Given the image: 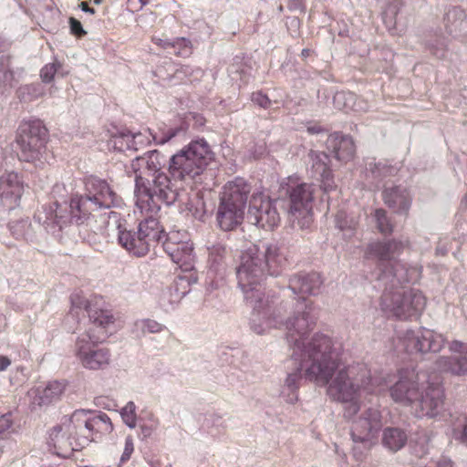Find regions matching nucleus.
<instances>
[{"instance_id": "49530a36", "label": "nucleus", "mask_w": 467, "mask_h": 467, "mask_svg": "<svg viewBox=\"0 0 467 467\" xmlns=\"http://www.w3.org/2000/svg\"><path fill=\"white\" fill-rule=\"evenodd\" d=\"M317 179L320 180V182H321L320 187L324 191V192L327 193V192H330L336 190L337 185L335 183V181H334V178H333V175H332V172L330 170L327 171V172H325L324 174H322L321 176L317 177Z\"/></svg>"}, {"instance_id": "0e129e2a", "label": "nucleus", "mask_w": 467, "mask_h": 467, "mask_svg": "<svg viewBox=\"0 0 467 467\" xmlns=\"http://www.w3.org/2000/svg\"><path fill=\"white\" fill-rule=\"evenodd\" d=\"M129 1H130V3H133V1H134V0H129ZM138 1H139V3H140V6H139V8H142V7L147 4V2H146V1H144V0H138Z\"/></svg>"}, {"instance_id": "c03bdc74", "label": "nucleus", "mask_w": 467, "mask_h": 467, "mask_svg": "<svg viewBox=\"0 0 467 467\" xmlns=\"http://www.w3.org/2000/svg\"><path fill=\"white\" fill-rule=\"evenodd\" d=\"M120 416L124 423L130 429L136 427V405L129 401L120 410Z\"/></svg>"}, {"instance_id": "cd10ccee", "label": "nucleus", "mask_w": 467, "mask_h": 467, "mask_svg": "<svg viewBox=\"0 0 467 467\" xmlns=\"http://www.w3.org/2000/svg\"><path fill=\"white\" fill-rule=\"evenodd\" d=\"M168 67H169L168 70L171 71L172 74H170V73L164 74L163 70L161 67H159L156 71V76L160 79H161L163 81H168L174 85L186 82L187 80L192 81L193 79H192V76L193 74H196V75L202 74V71L200 68L193 69L192 67H190L188 65H182L179 67H175L174 65L170 63L168 65Z\"/></svg>"}, {"instance_id": "f704fd0d", "label": "nucleus", "mask_w": 467, "mask_h": 467, "mask_svg": "<svg viewBox=\"0 0 467 467\" xmlns=\"http://www.w3.org/2000/svg\"><path fill=\"white\" fill-rule=\"evenodd\" d=\"M9 229L16 239L31 240L34 237L35 229L28 218L11 222Z\"/></svg>"}, {"instance_id": "72a5a7b5", "label": "nucleus", "mask_w": 467, "mask_h": 467, "mask_svg": "<svg viewBox=\"0 0 467 467\" xmlns=\"http://www.w3.org/2000/svg\"><path fill=\"white\" fill-rule=\"evenodd\" d=\"M312 176L317 178L329 171V156L323 151L310 150L307 155Z\"/></svg>"}, {"instance_id": "a19ab883", "label": "nucleus", "mask_w": 467, "mask_h": 467, "mask_svg": "<svg viewBox=\"0 0 467 467\" xmlns=\"http://www.w3.org/2000/svg\"><path fill=\"white\" fill-rule=\"evenodd\" d=\"M180 131L181 130L178 128H170L163 124L151 136L156 144L163 145L177 136Z\"/></svg>"}, {"instance_id": "6e6d98bb", "label": "nucleus", "mask_w": 467, "mask_h": 467, "mask_svg": "<svg viewBox=\"0 0 467 467\" xmlns=\"http://www.w3.org/2000/svg\"><path fill=\"white\" fill-rule=\"evenodd\" d=\"M12 425L11 414L6 413L0 416V434L6 431Z\"/></svg>"}, {"instance_id": "4be33fe9", "label": "nucleus", "mask_w": 467, "mask_h": 467, "mask_svg": "<svg viewBox=\"0 0 467 467\" xmlns=\"http://www.w3.org/2000/svg\"><path fill=\"white\" fill-rule=\"evenodd\" d=\"M136 209L141 214L146 216V218L140 223L138 228L143 240L148 243L149 252L151 245L160 242H164L168 236H166L162 227L160 226L159 221L154 217V215L157 214L159 211H142L137 206Z\"/></svg>"}, {"instance_id": "20e7f679", "label": "nucleus", "mask_w": 467, "mask_h": 467, "mask_svg": "<svg viewBox=\"0 0 467 467\" xmlns=\"http://www.w3.org/2000/svg\"><path fill=\"white\" fill-rule=\"evenodd\" d=\"M166 159L153 150L136 157L131 161L135 173L136 206L142 211H160L161 204L171 205L180 201L181 188L172 183L162 171Z\"/></svg>"}, {"instance_id": "603ef678", "label": "nucleus", "mask_w": 467, "mask_h": 467, "mask_svg": "<svg viewBox=\"0 0 467 467\" xmlns=\"http://www.w3.org/2000/svg\"><path fill=\"white\" fill-rule=\"evenodd\" d=\"M157 427L158 421L155 419H151L149 423H143L140 425V434L144 439L149 438Z\"/></svg>"}, {"instance_id": "dca6fc26", "label": "nucleus", "mask_w": 467, "mask_h": 467, "mask_svg": "<svg viewBox=\"0 0 467 467\" xmlns=\"http://www.w3.org/2000/svg\"><path fill=\"white\" fill-rule=\"evenodd\" d=\"M441 334L427 328L407 330L400 337V347L409 354L439 352L444 345Z\"/></svg>"}, {"instance_id": "2eb2a0df", "label": "nucleus", "mask_w": 467, "mask_h": 467, "mask_svg": "<svg viewBox=\"0 0 467 467\" xmlns=\"http://www.w3.org/2000/svg\"><path fill=\"white\" fill-rule=\"evenodd\" d=\"M272 201L262 192L251 195L248 216L251 223L265 230H273L280 223V215Z\"/></svg>"}, {"instance_id": "39448f33", "label": "nucleus", "mask_w": 467, "mask_h": 467, "mask_svg": "<svg viewBox=\"0 0 467 467\" xmlns=\"http://www.w3.org/2000/svg\"><path fill=\"white\" fill-rule=\"evenodd\" d=\"M72 307L70 315L78 317L80 313L87 312L89 323L87 329L79 333L76 338L73 353L78 362L86 369H104L110 363L109 350L99 348L109 334L114 324L113 316L108 311L93 310L88 302L79 295L71 296Z\"/></svg>"}, {"instance_id": "393cba45", "label": "nucleus", "mask_w": 467, "mask_h": 467, "mask_svg": "<svg viewBox=\"0 0 467 467\" xmlns=\"http://www.w3.org/2000/svg\"><path fill=\"white\" fill-rule=\"evenodd\" d=\"M184 283H188L184 277H178L174 283L164 289H162L158 296L159 306L166 312L173 310L181 302L182 297L189 292L183 286Z\"/></svg>"}, {"instance_id": "473e14b6", "label": "nucleus", "mask_w": 467, "mask_h": 467, "mask_svg": "<svg viewBox=\"0 0 467 467\" xmlns=\"http://www.w3.org/2000/svg\"><path fill=\"white\" fill-rule=\"evenodd\" d=\"M334 105L338 109L346 110L353 109L355 111H365L368 105H360L361 101L358 100L353 93L337 92L334 96Z\"/></svg>"}, {"instance_id": "680f3d73", "label": "nucleus", "mask_w": 467, "mask_h": 467, "mask_svg": "<svg viewBox=\"0 0 467 467\" xmlns=\"http://www.w3.org/2000/svg\"><path fill=\"white\" fill-rule=\"evenodd\" d=\"M79 7L84 12L90 13V14H94L95 13L94 8L89 7L88 5L86 2H81L79 4Z\"/></svg>"}, {"instance_id": "052dcab7", "label": "nucleus", "mask_w": 467, "mask_h": 467, "mask_svg": "<svg viewBox=\"0 0 467 467\" xmlns=\"http://www.w3.org/2000/svg\"><path fill=\"white\" fill-rule=\"evenodd\" d=\"M307 131L310 134H318V133L324 131V130L320 126L315 125V126H309L307 128Z\"/></svg>"}, {"instance_id": "13d9d810", "label": "nucleus", "mask_w": 467, "mask_h": 467, "mask_svg": "<svg viewBox=\"0 0 467 467\" xmlns=\"http://www.w3.org/2000/svg\"><path fill=\"white\" fill-rule=\"evenodd\" d=\"M7 169V161L5 155V150L2 146H0V175L5 172V170Z\"/></svg>"}, {"instance_id": "2f4dec72", "label": "nucleus", "mask_w": 467, "mask_h": 467, "mask_svg": "<svg viewBox=\"0 0 467 467\" xmlns=\"http://www.w3.org/2000/svg\"><path fill=\"white\" fill-rule=\"evenodd\" d=\"M399 170L400 166L397 163L391 165L388 161H376L374 159H369L366 162L367 176L370 174L374 179L396 175Z\"/></svg>"}, {"instance_id": "9b49d317", "label": "nucleus", "mask_w": 467, "mask_h": 467, "mask_svg": "<svg viewBox=\"0 0 467 467\" xmlns=\"http://www.w3.org/2000/svg\"><path fill=\"white\" fill-rule=\"evenodd\" d=\"M386 288L381 296V308L384 312L400 319L417 317L424 309L426 299L422 293L416 289L395 287Z\"/></svg>"}, {"instance_id": "c756f323", "label": "nucleus", "mask_w": 467, "mask_h": 467, "mask_svg": "<svg viewBox=\"0 0 467 467\" xmlns=\"http://www.w3.org/2000/svg\"><path fill=\"white\" fill-rule=\"evenodd\" d=\"M406 431L398 427H388L382 432V445L389 451L396 452L401 450L407 443Z\"/></svg>"}, {"instance_id": "4d7b16f0", "label": "nucleus", "mask_w": 467, "mask_h": 467, "mask_svg": "<svg viewBox=\"0 0 467 467\" xmlns=\"http://www.w3.org/2000/svg\"><path fill=\"white\" fill-rule=\"evenodd\" d=\"M152 42L156 46H158L163 49H171L172 40L169 39L167 37L153 36Z\"/></svg>"}, {"instance_id": "b1692460", "label": "nucleus", "mask_w": 467, "mask_h": 467, "mask_svg": "<svg viewBox=\"0 0 467 467\" xmlns=\"http://www.w3.org/2000/svg\"><path fill=\"white\" fill-rule=\"evenodd\" d=\"M118 242L130 254L140 257L148 254V243L143 240L140 232L128 231L121 224L117 226Z\"/></svg>"}, {"instance_id": "4468645a", "label": "nucleus", "mask_w": 467, "mask_h": 467, "mask_svg": "<svg viewBox=\"0 0 467 467\" xmlns=\"http://www.w3.org/2000/svg\"><path fill=\"white\" fill-rule=\"evenodd\" d=\"M381 412L377 408H368L364 410L360 416L353 420L351 425V437L355 443L353 448L354 456L360 457L359 445L365 450H368L372 439L382 428Z\"/></svg>"}, {"instance_id": "f257e3e1", "label": "nucleus", "mask_w": 467, "mask_h": 467, "mask_svg": "<svg viewBox=\"0 0 467 467\" xmlns=\"http://www.w3.org/2000/svg\"><path fill=\"white\" fill-rule=\"evenodd\" d=\"M301 360L306 379L319 386H327V396L344 405V416L353 419L360 410L362 398L385 390L387 377L372 378L362 363L345 367L338 365V352L331 337L315 334L306 348L294 356Z\"/></svg>"}, {"instance_id": "de8ad7c7", "label": "nucleus", "mask_w": 467, "mask_h": 467, "mask_svg": "<svg viewBox=\"0 0 467 467\" xmlns=\"http://www.w3.org/2000/svg\"><path fill=\"white\" fill-rule=\"evenodd\" d=\"M453 435L455 440L467 446V417H464L459 425L454 428Z\"/></svg>"}, {"instance_id": "e2e57ef3", "label": "nucleus", "mask_w": 467, "mask_h": 467, "mask_svg": "<svg viewBox=\"0 0 467 467\" xmlns=\"http://www.w3.org/2000/svg\"><path fill=\"white\" fill-rule=\"evenodd\" d=\"M309 52H310L309 49L305 48V49L302 50L301 55H302L303 57H308Z\"/></svg>"}, {"instance_id": "c85d7f7f", "label": "nucleus", "mask_w": 467, "mask_h": 467, "mask_svg": "<svg viewBox=\"0 0 467 467\" xmlns=\"http://www.w3.org/2000/svg\"><path fill=\"white\" fill-rule=\"evenodd\" d=\"M65 389V385L59 381H51L45 388L31 389L29 395L33 398V403L38 406L47 405L57 400Z\"/></svg>"}, {"instance_id": "ea45409f", "label": "nucleus", "mask_w": 467, "mask_h": 467, "mask_svg": "<svg viewBox=\"0 0 467 467\" xmlns=\"http://www.w3.org/2000/svg\"><path fill=\"white\" fill-rule=\"evenodd\" d=\"M378 230L384 235L391 234L393 224L383 209H376L373 214Z\"/></svg>"}, {"instance_id": "58836bf2", "label": "nucleus", "mask_w": 467, "mask_h": 467, "mask_svg": "<svg viewBox=\"0 0 467 467\" xmlns=\"http://www.w3.org/2000/svg\"><path fill=\"white\" fill-rule=\"evenodd\" d=\"M134 328L137 333L142 336L147 334H156L162 332L166 327L164 325L150 318L139 319L134 323Z\"/></svg>"}, {"instance_id": "e433bc0d", "label": "nucleus", "mask_w": 467, "mask_h": 467, "mask_svg": "<svg viewBox=\"0 0 467 467\" xmlns=\"http://www.w3.org/2000/svg\"><path fill=\"white\" fill-rule=\"evenodd\" d=\"M335 223L337 228L342 232L346 240H351L355 236L358 221L354 218H348L345 213L339 212L336 215Z\"/></svg>"}, {"instance_id": "7ed1b4c3", "label": "nucleus", "mask_w": 467, "mask_h": 467, "mask_svg": "<svg viewBox=\"0 0 467 467\" xmlns=\"http://www.w3.org/2000/svg\"><path fill=\"white\" fill-rule=\"evenodd\" d=\"M122 205V198L106 180L89 175L84 179V193L75 194L71 198L69 212L55 202L38 210L34 220L38 227L43 226L47 232L55 234L69 223H87L95 212L101 209L119 208Z\"/></svg>"}, {"instance_id": "a211bd4d", "label": "nucleus", "mask_w": 467, "mask_h": 467, "mask_svg": "<svg viewBox=\"0 0 467 467\" xmlns=\"http://www.w3.org/2000/svg\"><path fill=\"white\" fill-rule=\"evenodd\" d=\"M323 284L321 275L318 273L297 274L289 279V289L296 295H300L294 309L299 303H310L314 306L316 319L317 318V311L313 302L305 298V296L317 295Z\"/></svg>"}, {"instance_id": "a18cd8bd", "label": "nucleus", "mask_w": 467, "mask_h": 467, "mask_svg": "<svg viewBox=\"0 0 467 467\" xmlns=\"http://www.w3.org/2000/svg\"><path fill=\"white\" fill-rule=\"evenodd\" d=\"M60 66V63L57 61L45 65L40 71L42 81L46 83L51 82Z\"/></svg>"}, {"instance_id": "412c9836", "label": "nucleus", "mask_w": 467, "mask_h": 467, "mask_svg": "<svg viewBox=\"0 0 467 467\" xmlns=\"http://www.w3.org/2000/svg\"><path fill=\"white\" fill-rule=\"evenodd\" d=\"M252 187L244 179L236 177L225 183L221 201L245 210Z\"/></svg>"}, {"instance_id": "f8f14e48", "label": "nucleus", "mask_w": 467, "mask_h": 467, "mask_svg": "<svg viewBox=\"0 0 467 467\" xmlns=\"http://www.w3.org/2000/svg\"><path fill=\"white\" fill-rule=\"evenodd\" d=\"M403 248V243L394 239L386 242H373L368 245L366 256L377 259L380 266L385 268L379 276L380 280L389 281L392 285L395 282L401 285L409 281L403 265L397 261V257Z\"/></svg>"}, {"instance_id": "aec40b11", "label": "nucleus", "mask_w": 467, "mask_h": 467, "mask_svg": "<svg viewBox=\"0 0 467 467\" xmlns=\"http://www.w3.org/2000/svg\"><path fill=\"white\" fill-rule=\"evenodd\" d=\"M449 349L456 356L439 358L436 361L437 368L453 375L467 374V344L454 340L450 344Z\"/></svg>"}, {"instance_id": "6ab92c4d", "label": "nucleus", "mask_w": 467, "mask_h": 467, "mask_svg": "<svg viewBox=\"0 0 467 467\" xmlns=\"http://www.w3.org/2000/svg\"><path fill=\"white\" fill-rule=\"evenodd\" d=\"M163 249L182 271H191L194 265L192 244L188 241L177 242V235L170 234L163 242Z\"/></svg>"}, {"instance_id": "5fc2aeb1", "label": "nucleus", "mask_w": 467, "mask_h": 467, "mask_svg": "<svg viewBox=\"0 0 467 467\" xmlns=\"http://www.w3.org/2000/svg\"><path fill=\"white\" fill-rule=\"evenodd\" d=\"M465 17V13L462 9L459 7H452L446 14V19L451 22L456 18L463 19Z\"/></svg>"}, {"instance_id": "09e8293b", "label": "nucleus", "mask_w": 467, "mask_h": 467, "mask_svg": "<svg viewBox=\"0 0 467 467\" xmlns=\"http://www.w3.org/2000/svg\"><path fill=\"white\" fill-rule=\"evenodd\" d=\"M20 91L23 94H27L30 98L29 99H34L41 97L44 94L43 88L39 84H31L22 87Z\"/></svg>"}, {"instance_id": "0eeeda50", "label": "nucleus", "mask_w": 467, "mask_h": 467, "mask_svg": "<svg viewBox=\"0 0 467 467\" xmlns=\"http://www.w3.org/2000/svg\"><path fill=\"white\" fill-rule=\"evenodd\" d=\"M389 390L394 402L409 406L419 418H434L443 410L442 388L439 384L430 382L425 372H419L413 368L400 369L397 380Z\"/></svg>"}, {"instance_id": "bf43d9fd", "label": "nucleus", "mask_w": 467, "mask_h": 467, "mask_svg": "<svg viewBox=\"0 0 467 467\" xmlns=\"http://www.w3.org/2000/svg\"><path fill=\"white\" fill-rule=\"evenodd\" d=\"M11 364V360L6 356H0V371H5Z\"/></svg>"}, {"instance_id": "3c124183", "label": "nucleus", "mask_w": 467, "mask_h": 467, "mask_svg": "<svg viewBox=\"0 0 467 467\" xmlns=\"http://www.w3.org/2000/svg\"><path fill=\"white\" fill-rule=\"evenodd\" d=\"M252 101L263 109H267L271 105V100L262 92H254L251 97Z\"/></svg>"}, {"instance_id": "7c9ffc66", "label": "nucleus", "mask_w": 467, "mask_h": 467, "mask_svg": "<svg viewBox=\"0 0 467 467\" xmlns=\"http://www.w3.org/2000/svg\"><path fill=\"white\" fill-rule=\"evenodd\" d=\"M290 347L293 350V345ZM288 362L294 365L295 368L293 371L287 373L284 388L293 394L292 397H289L288 401L294 402V400H296V398L294 396V393L298 389L299 381L302 378L301 372H305V368L301 366V360L293 357V352L291 353V358L288 360Z\"/></svg>"}, {"instance_id": "f3484780", "label": "nucleus", "mask_w": 467, "mask_h": 467, "mask_svg": "<svg viewBox=\"0 0 467 467\" xmlns=\"http://www.w3.org/2000/svg\"><path fill=\"white\" fill-rule=\"evenodd\" d=\"M23 192V182L18 174L5 169L0 175V208L15 209L19 204Z\"/></svg>"}, {"instance_id": "9d476101", "label": "nucleus", "mask_w": 467, "mask_h": 467, "mask_svg": "<svg viewBox=\"0 0 467 467\" xmlns=\"http://www.w3.org/2000/svg\"><path fill=\"white\" fill-rule=\"evenodd\" d=\"M48 131L39 119L22 121L17 129L16 142L20 161L40 166L47 161Z\"/></svg>"}, {"instance_id": "f03ea898", "label": "nucleus", "mask_w": 467, "mask_h": 467, "mask_svg": "<svg viewBox=\"0 0 467 467\" xmlns=\"http://www.w3.org/2000/svg\"><path fill=\"white\" fill-rule=\"evenodd\" d=\"M246 305L252 308L249 327L257 335L268 334L272 329L284 327L286 340L293 345V357L302 350L311 339L309 332L316 325L314 306L310 303H299L286 318L284 317L285 305L278 302L274 294H260L252 298L244 297Z\"/></svg>"}, {"instance_id": "bb28decb", "label": "nucleus", "mask_w": 467, "mask_h": 467, "mask_svg": "<svg viewBox=\"0 0 467 467\" xmlns=\"http://www.w3.org/2000/svg\"><path fill=\"white\" fill-rule=\"evenodd\" d=\"M244 214V210L221 201L217 211V221L223 231L233 230L238 225Z\"/></svg>"}, {"instance_id": "69168bd1", "label": "nucleus", "mask_w": 467, "mask_h": 467, "mask_svg": "<svg viewBox=\"0 0 467 467\" xmlns=\"http://www.w3.org/2000/svg\"><path fill=\"white\" fill-rule=\"evenodd\" d=\"M15 1L17 3L19 8L24 9V5H23V3H22V0H15Z\"/></svg>"}, {"instance_id": "423d86ee", "label": "nucleus", "mask_w": 467, "mask_h": 467, "mask_svg": "<svg viewBox=\"0 0 467 467\" xmlns=\"http://www.w3.org/2000/svg\"><path fill=\"white\" fill-rule=\"evenodd\" d=\"M109 417L103 412L93 414L89 410H77L64 416L59 424L49 431L48 445L57 455L67 458L91 441H99L112 431Z\"/></svg>"}, {"instance_id": "4c0bfd02", "label": "nucleus", "mask_w": 467, "mask_h": 467, "mask_svg": "<svg viewBox=\"0 0 467 467\" xmlns=\"http://www.w3.org/2000/svg\"><path fill=\"white\" fill-rule=\"evenodd\" d=\"M140 134L121 133L120 135L114 136L110 140V145L119 151L125 150H137L135 140Z\"/></svg>"}, {"instance_id": "1a4fd4ad", "label": "nucleus", "mask_w": 467, "mask_h": 467, "mask_svg": "<svg viewBox=\"0 0 467 467\" xmlns=\"http://www.w3.org/2000/svg\"><path fill=\"white\" fill-rule=\"evenodd\" d=\"M213 159V152L207 141L198 139L191 141L168 161V171L172 183L190 184L195 182Z\"/></svg>"}, {"instance_id": "ddd939ff", "label": "nucleus", "mask_w": 467, "mask_h": 467, "mask_svg": "<svg viewBox=\"0 0 467 467\" xmlns=\"http://www.w3.org/2000/svg\"><path fill=\"white\" fill-rule=\"evenodd\" d=\"M316 187L314 184L292 182L287 184L289 200L288 220L293 227L307 229L313 223L312 205Z\"/></svg>"}, {"instance_id": "6e6552de", "label": "nucleus", "mask_w": 467, "mask_h": 467, "mask_svg": "<svg viewBox=\"0 0 467 467\" xmlns=\"http://www.w3.org/2000/svg\"><path fill=\"white\" fill-rule=\"evenodd\" d=\"M285 264V258L275 244H252L242 252L236 268L238 286L244 297L265 294L263 281L267 275H278Z\"/></svg>"}, {"instance_id": "5701e85b", "label": "nucleus", "mask_w": 467, "mask_h": 467, "mask_svg": "<svg viewBox=\"0 0 467 467\" xmlns=\"http://www.w3.org/2000/svg\"><path fill=\"white\" fill-rule=\"evenodd\" d=\"M385 204L400 214H407L411 205V196L407 188L393 186L386 188L382 192Z\"/></svg>"}, {"instance_id": "8fccbe9b", "label": "nucleus", "mask_w": 467, "mask_h": 467, "mask_svg": "<svg viewBox=\"0 0 467 467\" xmlns=\"http://www.w3.org/2000/svg\"><path fill=\"white\" fill-rule=\"evenodd\" d=\"M133 451H134L133 439L131 436H128L125 439L124 451L121 454L120 461H119L121 464L130 460Z\"/></svg>"}, {"instance_id": "864d4df0", "label": "nucleus", "mask_w": 467, "mask_h": 467, "mask_svg": "<svg viewBox=\"0 0 467 467\" xmlns=\"http://www.w3.org/2000/svg\"><path fill=\"white\" fill-rule=\"evenodd\" d=\"M69 25L71 33L78 37H81L87 34V32L83 29L81 23L74 18H69Z\"/></svg>"}, {"instance_id": "338daca9", "label": "nucleus", "mask_w": 467, "mask_h": 467, "mask_svg": "<svg viewBox=\"0 0 467 467\" xmlns=\"http://www.w3.org/2000/svg\"><path fill=\"white\" fill-rule=\"evenodd\" d=\"M100 1H101V0H94V3L98 5V4H99V3H100Z\"/></svg>"}, {"instance_id": "a878e982", "label": "nucleus", "mask_w": 467, "mask_h": 467, "mask_svg": "<svg viewBox=\"0 0 467 467\" xmlns=\"http://www.w3.org/2000/svg\"><path fill=\"white\" fill-rule=\"evenodd\" d=\"M327 143L338 161H348L354 157L356 147L351 137L334 133L329 136Z\"/></svg>"}, {"instance_id": "c9c22d12", "label": "nucleus", "mask_w": 467, "mask_h": 467, "mask_svg": "<svg viewBox=\"0 0 467 467\" xmlns=\"http://www.w3.org/2000/svg\"><path fill=\"white\" fill-rule=\"evenodd\" d=\"M208 265L210 268L218 271L225 264L228 251L222 244H215L208 247Z\"/></svg>"}, {"instance_id": "37998d69", "label": "nucleus", "mask_w": 467, "mask_h": 467, "mask_svg": "<svg viewBox=\"0 0 467 467\" xmlns=\"http://www.w3.org/2000/svg\"><path fill=\"white\" fill-rule=\"evenodd\" d=\"M173 53L179 57H189L192 54V43L184 37L172 39L171 47Z\"/></svg>"}, {"instance_id": "79ce46f5", "label": "nucleus", "mask_w": 467, "mask_h": 467, "mask_svg": "<svg viewBox=\"0 0 467 467\" xmlns=\"http://www.w3.org/2000/svg\"><path fill=\"white\" fill-rule=\"evenodd\" d=\"M14 73L10 69V57L6 55L0 56V84L12 86L14 82Z\"/></svg>"}, {"instance_id": "774afa93", "label": "nucleus", "mask_w": 467, "mask_h": 467, "mask_svg": "<svg viewBox=\"0 0 467 467\" xmlns=\"http://www.w3.org/2000/svg\"><path fill=\"white\" fill-rule=\"evenodd\" d=\"M60 186L59 185H56L55 188H54V191H56L57 189H59Z\"/></svg>"}]
</instances>
